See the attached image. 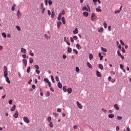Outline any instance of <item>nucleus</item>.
I'll list each match as a JSON object with an SVG mask.
<instances>
[{
    "label": "nucleus",
    "instance_id": "603ef678",
    "mask_svg": "<svg viewBox=\"0 0 131 131\" xmlns=\"http://www.w3.org/2000/svg\"><path fill=\"white\" fill-rule=\"evenodd\" d=\"M44 81H46V82H47V83L50 82V81H49V79L46 78H44Z\"/></svg>",
    "mask_w": 131,
    "mask_h": 131
},
{
    "label": "nucleus",
    "instance_id": "4be33fe9",
    "mask_svg": "<svg viewBox=\"0 0 131 131\" xmlns=\"http://www.w3.org/2000/svg\"><path fill=\"white\" fill-rule=\"evenodd\" d=\"M114 108L116 110H119V106H118V104H117L114 105Z\"/></svg>",
    "mask_w": 131,
    "mask_h": 131
},
{
    "label": "nucleus",
    "instance_id": "412c9836",
    "mask_svg": "<svg viewBox=\"0 0 131 131\" xmlns=\"http://www.w3.org/2000/svg\"><path fill=\"white\" fill-rule=\"evenodd\" d=\"M73 33H74V34H77V33H78V29H77V28H76L75 30L73 31Z\"/></svg>",
    "mask_w": 131,
    "mask_h": 131
},
{
    "label": "nucleus",
    "instance_id": "de8ad7c7",
    "mask_svg": "<svg viewBox=\"0 0 131 131\" xmlns=\"http://www.w3.org/2000/svg\"><path fill=\"white\" fill-rule=\"evenodd\" d=\"M51 80L52 82L55 83V79H54V76H53V75H51Z\"/></svg>",
    "mask_w": 131,
    "mask_h": 131
},
{
    "label": "nucleus",
    "instance_id": "a211bd4d",
    "mask_svg": "<svg viewBox=\"0 0 131 131\" xmlns=\"http://www.w3.org/2000/svg\"><path fill=\"white\" fill-rule=\"evenodd\" d=\"M57 28H60V27L61 26V25H62V22L61 21H58L57 24Z\"/></svg>",
    "mask_w": 131,
    "mask_h": 131
},
{
    "label": "nucleus",
    "instance_id": "2eb2a0df",
    "mask_svg": "<svg viewBox=\"0 0 131 131\" xmlns=\"http://www.w3.org/2000/svg\"><path fill=\"white\" fill-rule=\"evenodd\" d=\"M98 32L102 33L104 31V29L103 28H99L98 29Z\"/></svg>",
    "mask_w": 131,
    "mask_h": 131
},
{
    "label": "nucleus",
    "instance_id": "bf43d9fd",
    "mask_svg": "<svg viewBox=\"0 0 131 131\" xmlns=\"http://www.w3.org/2000/svg\"><path fill=\"white\" fill-rule=\"evenodd\" d=\"M76 71L77 72H79V68L78 67H77L76 68Z\"/></svg>",
    "mask_w": 131,
    "mask_h": 131
},
{
    "label": "nucleus",
    "instance_id": "49530a36",
    "mask_svg": "<svg viewBox=\"0 0 131 131\" xmlns=\"http://www.w3.org/2000/svg\"><path fill=\"white\" fill-rule=\"evenodd\" d=\"M124 65H123V64H120V68L121 69H123V68H124Z\"/></svg>",
    "mask_w": 131,
    "mask_h": 131
},
{
    "label": "nucleus",
    "instance_id": "338daca9",
    "mask_svg": "<svg viewBox=\"0 0 131 131\" xmlns=\"http://www.w3.org/2000/svg\"><path fill=\"white\" fill-rule=\"evenodd\" d=\"M117 54H118V56H121V53H120V51H117Z\"/></svg>",
    "mask_w": 131,
    "mask_h": 131
},
{
    "label": "nucleus",
    "instance_id": "a878e982",
    "mask_svg": "<svg viewBox=\"0 0 131 131\" xmlns=\"http://www.w3.org/2000/svg\"><path fill=\"white\" fill-rule=\"evenodd\" d=\"M99 68H100V69H101V70H103L104 69V67L103 66V64H99Z\"/></svg>",
    "mask_w": 131,
    "mask_h": 131
},
{
    "label": "nucleus",
    "instance_id": "69168bd1",
    "mask_svg": "<svg viewBox=\"0 0 131 131\" xmlns=\"http://www.w3.org/2000/svg\"><path fill=\"white\" fill-rule=\"evenodd\" d=\"M48 2L49 0H45V5L48 6Z\"/></svg>",
    "mask_w": 131,
    "mask_h": 131
},
{
    "label": "nucleus",
    "instance_id": "13d9d810",
    "mask_svg": "<svg viewBox=\"0 0 131 131\" xmlns=\"http://www.w3.org/2000/svg\"><path fill=\"white\" fill-rule=\"evenodd\" d=\"M103 26L104 28H107V23H104L103 24Z\"/></svg>",
    "mask_w": 131,
    "mask_h": 131
},
{
    "label": "nucleus",
    "instance_id": "a19ab883",
    "mask_svg": "<svg viewBox=\"0 0 131 131\" xmlns=\"http://www.w3.org/2000/svg\"><path fill=\"white\" fill-rule=\"evenodd\" d=\"M63 92H67V89L66 88V86H63Z\"/></svg>",
    "mask_w": 131,
    "mask_h": 131
},
{
    "label": "nucleus",
    "instance_id": "1a4fd4ad",
    "mask_svg": "<svg viewBox=\"0 0 131 131\" xmlns=\"http://www.w3.org/2000/svg\"><path fill=\"white\" fill-rule=\"evenodd\" d=\"M77 105L79 108V109H82V105L81 104L79 103V102L77 101L76 102Z\"/></svg>",
    "mask_w": 131,
    "mask_h": 131
},
{
    "label": "nucleus",
    "instance_id": "20e7f679",
    "mask_svg": "<svg viewBox=\"0 0 131 131\" xmlns=\"http://www.w3.org/2000/svg\"><path fill=\"white\" fill-rule=\"evenodd\" d=\"M23 120L26 123H29L30 122V120L29 119V118L27 117H24L23 118Z\"/></svg>",
    "mask_w": 131,
    "mask_h": 131
},
{
    "label": "nucleus",
    "instance_id": "c756f323",
    "mask_svg": "<svg viewBox=\"0 0 131 131\" xmlns=\"http://www.w3.org/2000/svg\"><path fill=\"white\" fill-rule=\"evenodd\" d=\"M94 58V56H93L92 54H89V59L90 60H92Z\"/></svg>",
    "mask_w": 131,
    "mask_h": 131
},
{
    "label": "nucleus",
    "instance_id": "cd10ccee",
    "mask_svg": "<svg viewBox=\"0 0 131 131\" xmlns=\"http://www.w3.org/2000/svg\"><path fill=\"white\" fill-rule=\"evenodd\" d=\"M29 55L30 56H31L32 57H33L34 56V53H33V52H32V50H30L29 52Z\"/></svg>",
    "mask_w": 131,
    "mask_h": 131
},
{
    "label": "nucleus",
    "instance_id": "774afa93",
    "mask_svg": "<svg viewBox=\"0 0 131 131\" xmlns=\"http://www.w3.org/2000/svg\"><path fill=\"white\" fill-rule=\"evenodd\" d=\"M55 80H56V81H59V77L58 76H56L55 77Z\"/></svg>",
    "mask_w": 131,
    "mask_h": 131
},
{
    "label": "nucleus",
    "instance_id": "7c9ffc66",
    "mask_svg": "<svg viewBox=\"0 0 131 131\" xmlns=\"http://www.w3.org/2000/svg\"><path fill=\"white\" fill-rule=\"evenodd\" d=\"M57 19H58V21H61V19H62V15H61V14H59Z\"/></svg>",
    "mask_w": 131,
    "mask_h": 131
},
{
    "label": "nucleus",
    "instance_id": "aec40b11",
    "mask_svg": "<svg viewBox=\"0 0 131 131\" xmlns=\"http://www.w3.org/2000/svg\"><path fill=\"white\" fill-rule=\"evenodd\" d=\"M114 116H115V115L113 114H110L108 115V117L109 118H111V119L114 118Z\"/></svg>",
    "mask_w": 131,
    "mask_h": 131
},
{
    "label": "nucleus",
    "instance_id": "052dcab7",
    "mask_svg": "<svg viewBox=\"0 0 131 131\" xmlns=\"http://www.w3.org/2000/svg\"><path fill=\"white\" fill-rule=\"evenodd\" d=\"M120 42L122 46H124V43L122 41V40H120Z\"/></svg>",
    "mask_w": 131,
    "mask_h": 131
},
{
    "label": "nucleus",
    "instance_id": "e433bc0d",
    "mask_svg": "<svg viewBox=\"0 0 131 131\" xmlns=\"http://www.w3.org/2000/svg\"><path fill=\"white\" fill-rule=\"evenodd\" d=\"M73 128H74V129H78V125H74Z\"/></svg>",
    "mask_w": 131,
    "mask_h": 131
},
{
    "label": "nucleus",
    "instance_id": "864d4df0",
    "mask_svg": "<svg viewBox=\"0 0 131 131\" xmlns=\"http://www.w3.org/2000/svg\"><path fill=\"white\" fill-rule=\"evenodd\" d=\"M34 67L35 68H36V70H37L38 69H39V67L38 66V65H35Z\"/></svg>",
    "mask_w": 131,
    "mask_h": 131
},
{
    "label": "nucleus",
    "instance_id": "f257e3e1",
    "mask_svg": "<svg viewBox=\"0 0 131 131\" xmlns=\"http://www.w3.org/2000/svg\"><path fill=\"white\" fill-rule=\"evenodd\" d=\"M4 76L5 78H6V81L7 82V83H11V81H10V79L9 78V77H8V68H7V66H4Z\"/></svg>",
    "mask_w": 131,
    "mask_h": 131
},
{
    "label": "nucleus",
    "instance_id": "c9c22d12",
    "mask_svg": "<svg viewBox=\"0 0 131 131\" xmlns=\"http://www.w3.org/2000/svg\"><path fill=\"white\" fill-rule=\"evenodd\" d=\"M59 14L62 16V15H65V11L64 10H62L61 12Z\"/></svg>",
    "mask_w": 131,
    "mask_h": 131
},
{
    "label": "nucleus",
    "instance_id": "680f3d73",
    "mask_svg": "<svg viewBox=\"0 0 131 131\" xmlns=\"http://www.w3.org/2000/svg\"><path fill=\"white\" fill-rule=\"evenodd\" d=\"M121 51L123 53H125V49H124V48L122 47Z\"/></svg>",
    "mask_w": 131,
    "mask_h": 131
},
{
    "label": "nucleus",
    "instance_id": "f3484780",
    "mask_svg": "<svg viewBox=\"0 0 131 131\" xmlns=\"http://www.w3.org/2000/svg\"><path fill=\"white\" fill-rule=\"evenodd\" d=\"M76 47L78 50H81L82 48L79 44L76 45Z\"/></svg>",
    "mask_w": 131,
    "mask_h": 131
},
{
    "label": "nucleus",
    "instance_id": "a18cd8bd",
    "mask_svg": "<svg viewBox=\"0 0 131 131\" xmlns=\"http://www.w3.org/2000/svg\"><path fill=\"white\" fill-rule=\"evenodd\" d=\"M27 72L29 73L30 72V66L28 67V69H27Z\"/></svg>",
    "mask_w": 131,
    "mask_h": 131
},
{
    "label": "nucleus",
    "instance_id": "b1692460",
    "mask_svg": "<svg viewBox=\"0 0 131 131\" xmlns=\"http://www.w3.org/2000/svg\"><path fill=\"white\" fill-rule=\"evenodd\" d=\"M54 17H55V11H52L51 13V18H52V19H54Z\"/></svg>",
    "mask_w": 131,
    "mask_h": 131
},
{
    "label": "nucleus",
    "instance_id": "58836bf2",
    "mask_svg": "<svg viewBox=\"0 0 131 131\" xmlns=\"http://www.w3.org/2000/svg\"><path fill=\"white\" fill-rule=\"evenodd\" d=\"M96 12H102V9L97 8L96 9Z\"/></svg>",
    "mask_w": 131,
    "mask_h": 131
},
{
    "label": "nucleus",
    "instance_id": "4c0bfd02",
    "mask_svg": "<svg viewBox=\"0 0 131 131\" xmlns=\"http://www.w3.org/2000/svg\"><path fill=\"white\" fill-rule=\"evenodd\" d=\"M73 38L74 40H77V39H78V37H77V36H74Z\"/></svg>",
    "mask_w": 131,
    "mask_h": 131
},
{
    "label": "nucleus",
    "instance_id": "ea45409f",
    "mask_svg": "<svg viewBox=\"0 0 131 131\" xmlns=\"http://www.w3.org/2000/svg\"><path fill=\"white\" fill-rule=\"evenodd\" d=\"M23 62L24 63V64H27V60L25 59V58H24L23 60Z\"/></svg>",
    "mask_w": 131,
    "mask_h": 131
},
{
    "label": "nucleus",
    "instance_id": "8fccbe9b",
    "mask_svg": "<svg viewBox=\"0 0 131 131\" xmlns=\"http://www.w3.org/2000/svg\"><path fill=\"white\" fill-rule=\"evenodd\" d=\"M9 105H12V104H13V100H10L9 101Z\"/></svg>",
    "mask_w": 131,
    "mask_h": 131
},
{
    "label": "nucleus",
    "instance_id": "f8f14e48",
    "mask_svg": "<svg viewBox=\"0 0 131 131\" xmlns=\"http://www.w3.org/2000/svg\"><path fill=\"white\" fill-rule=\"evenodd\" d=\"M44 37L45 38H46V39H50V38H51V36L48 35L47 34H45L44 35Z\"/></svg>",
    "mask_w": 131,
    "mask_h": 131
},
{
    "label": "nucleus",
    "instance_id": "0e129e2a",
    "mask_svg": "<svg viewBox=\"0 0 131 131\" xmlns=\"http://www.w3.org/2000/svg\"><path fill=\"white\" fill-rule=\"evenodd\" d=\"M70 39H71V42H74V39H73V38H72V37H70Z\"/></svg>",
    "mask_w": 131,
    "mask_h": 131
},
{
    "label": "nucleus",
    "instance_id": "9d476101",
    "mask_svg": "<svg viewBox=\"0 0 131 131\" xmlns=\"http://www.w3.org/2000/svg\"><path fill=\"white\" fill-rule=\"evenodd\" d=\"M96 75L97 77H102V75L101 74V73L99 72V71H96Z\"/></svg>",
    "mask_w": 131,
    "mask_h": 131
},
{
    "label": "nucleus",
    "instance_id": "423d86ee",
    "mask_svg": "<svg viewBox=\"0 0 131 131\" xmlns=\"http://www.w3.org/2000/svg\"><path fill=\"white\" fill-rule=\"evenodd\" d=\"M64 41L68 45V46H70V42H69V40H68V38H66V37H64Z\"/></svg>",
    "mask_w": 131,
    "mask_h": 131
},
{
    "label": "nucleus",
    "instance_id": "473e14b6",
    "mask_svg": "<svg viewBox=\"0 0 131 131\" xmlns=\"http://www.w3.org/2000/svg\"><path fill=\"white\" fill-rule=\"evenodd\" d=\"M49 126L50 127H53V126H54V125L53 124V122L52 121L50 122Z\"/></svg>",
    "mask_w": 131,
    "mask_h": 131
},
{
    "label": "nucleus",
    "instance_id": "4468645a",
    "mask_svg": "<svg viewBox=\"0 0 131 131\" xmlns=\"http://www.w3.org/2000/svg\"><path fill=\"white\" fill-rule=\"evenodd\" d=\"M15 110H16V105H14L12 108H10V111L13 112V111H15Z\"/></svg>",
    "mask_w": 131,
    "mask_h": 131
},
{
    "label": "nucleus",
    "instance_id": "6e6d98bb",
    "mask_svg": "<svg viewBox=\"0 0 131 131\" xmlns=\"http://www.w3.org/2000/svg\"><path fill=\"white\" fill-rule=\"evenodd\" d=\"M50 92L47 91V93H46V96H47V97H50Z\"/></svg>",
    "mask_w": 131,
    "mask_h": 131
},
{
    "label": "nucleus",
    "instance_id": "ddd939ff",
    "mask_svg": "<svg viewBox=\"0 0 131 131\" xmlns=\"http://www.w3.org/2000/svg\"><path fill=\"white\" fill-rule=\"evenodd\" d=\"M61 21H62V24H63V25H65V24H66V21H65V17H62L61 18Z\"/></svg>",
    "mask_w": 131,
    "mask_h": 131
},
{
    "label": "nucleus",
    "instance_id": "9b49d317",
    "mask_svg": "<svg viewBox=\"0 0 131 131\" xmlns=\"http://www.w3.org/2000/svg\"><path fill=\"white\" fill-rule=\"evenodd\" d=\"M86 65H87L88 67H89V68L93 69V66H92L91 63H90L89 62H86Z\"/></svg>",
    "mask_w": 131,
    "mask_h": 131
},
{
    "label": "nucleus",
    "instance_id": "6ab92c4d",
    "mask_svg": "<svg viewBox=\"0 0 131 131\" xmlns=\"http://www.w3.org/2000/svg\"><path fill=\"white\" fill-rule=\"evenodd\" d=\"M20 52L21 53H24V54H25V53H26V49L22 48L20 49Z\"/></svg>",
    "mask_w": 131,
    "mask_h": 131
},
{
    "label": "nucleus",
    "instance_id": "2f4dec72",
    "mask_svg": "<svg viewBox=\"0 0 131 131\" xmlns=\"http://www.w3.org/2000/svg\"><path fill=\"white\" fill-rule=\"evenodd\" d=\"M29 62L30 64H32V63H33V59H32V58H30Z\"/></svg>",
    "mask_w": 131,
    "mask_h": 131
},
{
    "label": "nucleus",
    "instance_id": "c03bdc74",
    "mask_svg": "<svg viewBox=\"0 0 131 131\" xmlns=\"http://www.w3.org/2000/svg\"><path fill=\"white\" fill-rule=\"evenodd\" d=\"M2 36L6 38L7 37V35L5 33H2Z\"/></svg>",
    "mask_w": 131,
    "mask_h": 131
},
{
    "label": "nucleus",
    "instance_id": "72a5a7b5",
    "mask_svg": "<svg viewBox=\"0 0 131 131\" xmlns=\"http://www.w3.org/2000/svg\"><path fill=\"white\" fill-rule=\"evenodd\" d=\"M71 52H72V49H71V48H68V52L71 53Z\"/></svg>",
    "mask_w": 131,
    "mask_h": 131
},
{
    "label": "nucleus",
    "instance_id": "4d7b16f0",
    "mask_svg": "<svg viewBox=\"0 0 131 131\" xmlns=\"http://www.w3.org/2000/svg\"><path fill=\"white\" fill-rule=\"evenodd\" d=\"M101 110L104 112V113H106V112H107V110H105L104 108H102Z\"/></svg>",
    "mask_w": 131,
    "mask_h": 131
},
{
    "label": "nucleus",
    "instance_id": "7ed1b4c3",
    "mask_svg": "<svg viewBox=\"0 0 131 131\" xmlns=\"http://www.w3.org/2000/svg\"><path fill=\"white\" fill-rule=\"evenodd\" d=\"M82 11H88L89 12H91V7H90V5H87L86 6H84L82 8Z\"/></svg>",
    "mask_w": 131,
    "mask_h": 131
},
{
    "label": "nucleus",
    "instance_id": "09e8293b",
    "mask_svg": "<svg viewBox=\"0 0 131 131\" xmlns=\"http://www.w3.org/2000/svg\"><path fill=\"white\" fill-rule=\"evenodd\" d=\"M117 118L118 120H121V119H122V117L117 116Z\"/></svg>",
    "mask_w": 131,
    "mask_h": 131
},
{
    "label": "nucleus",
    "instance_id": "f03ea898",
    "mask_svg": "<svg viewBox=\"0 0 131 131\" xmlns=\"http://www.w3.org/2000/svg\"><path fill=\"white\" fill-rule=\"evenodd\" d=\"M40 9L41 10L42 14H45V11H46V7H45V5L43 3H41L40 5Z\"/></svg>",
    "mask_w": 131,
    "mask_h": 131
},
{
    "label": "nucleus",
    "instance_id": "c85d7f7f",
    "mask_svg": "<svg viewBox=\"0 0 131 131\" xmlns=\"http://www.w3.org/2000/svg\"><path fill=\"white\" fill-rule=\"evenodd\" d=\"M101 50L102 52H107V49L106 48H104L103 47H101Z\"/></svg>",
    "mask_w": 131,
    "mask_h": 131
},
{
    "label": "nucleus",
    "instance_id": "37998d69",
    "mask_svg": "<svg viewBox=\"0 0 131 131\" xmlns=\"http://www.w3.org/2000/svg\"><path fill=\"white\" fill-rule=\"evenodd\" d=\"M16 29L18 31H21V28L19 26H16Z\"/></svg>",
    "mask_w": 131,
    "mask_h": 131
},
{
    "label": "nucleus",
    "instance_id": "3c124183",
    "mask_svg": "<svg viewBox=\"0 0 131 131\" xmlns=\"http://www.w3.org/2000/svg\"><path fill=\"white\" fill-rule=\"evenodd\" d=\"M15 7H16V5L13 4V6L12 7V11H14L15 10Z\"/></svg>",
    "mask_w": 131,
    "mask_h": 131
},
{
    "label": "nucleus",
    "instance_id": "dca6fc26",
    "mask_svg": "<svg viewBox=\"0 0 131 131\" xmlns=\"http://www.w3.org/2000/svg\"><path fill=\"white\" fill-rule=\"evenodd\" d=\"M83 15L85 17H88L89 16V12H83Z\"/></svg>",
    "mask_w": 131,
    "mask_h": 131
},
{
    "label": "nucleus",
    "instance_id": "79ce46f5",
    "mask_svg": "<svg viewBox=\"0 0 131 131\" xmlns=\"http://www.w3.org/2000/svg\"><path fill=\"white\" fill-rule=\"evenodd\" d=\"M48 4L49 6H51V5H53V2H52V0H49Z\"/></svg>",
    "mask_w": 131,
    "mask_h": 131
},
{
    "label": "nucleus",
    "instance_id": "5fc2aeb1",
    "mask_svg": "<svg viewBox=\"0 0 131 131\" xmlns=\"http://www.w3.org/2000/svg\"><path fill=\"white\" fill-rule=\"evenodd\" d=\"M119 13H120V10H119L115 11V14H119Z\"/></svg>",
    "mask_w": 131,
    "mask_h": 131
},
{
    "label": "nucleus",
    "instance_id": "6e6552de",
    "mask_svg": "<svg viewBox=\"0 0 131 131\" xmlns=\"http://www.w3.org/2000/svg\"><path fill=\"white\" fill-rule=\"evenodd\" d=\"M18 116H19V113L16 111L13 115V117H14V118H18Z\"/></svg>",
    "mask_w": 131,
    "mask_h": 131
},
{
    "label": "nucleus",
    "instance_id": "f704fd0d",
    "mask_svg": "<svg viewBox=\"0 0 131 131\" xmlns=\"http://www.w3.org/2000/svg\"><path fill=\"white\" fill-rule=\"evenodd\" d=\"M73 52H74L76 55L78 54V51H77V50H76L75 49H73Z\"/></svg>",
    "mask_w": 131,
    "mask_h": 131
},
{
    "label": "nucleus",
    "instance_id": "bb28decb",
    "mask_svg": "<svg viewBox=\"0 0 131 131\" xmlns=\"http://www.w3.org/2000/svg\"><path fill=\"white\" fill-rule=\"evenodd\" d=\"M67 91H68V94H71V93H72V89L71 88L68 89Z\"/></svg>",
    "mask_w": 131,
    "mask_h": 131
},
{
    "label": "nucleus",
    "instance_id": "5701e85b",
    "mask_svg": "<svg viewBox=\"0 0 131 131\" xmlns=\"http://www.w3.org/2000/svg\"><path fill=\"white\" fill-rule=\"evenodd\" d=\"M98 56H99V57L100 58V60H103V58L104 57V56H102V55L101 54V53H99Z\"/></svg>",
    "mask_w": 131,
    "mask_h": 131
},
{
    "label": "nucleus",
    "instance_id": "393cba45",
    "mask_svg": "<svg viewBox=\"0 0 131 131\" xmlns=\"http://www.w3.org/2000/svg\"><path fill=\"white\" fill-rule=\"evenodd\" d=\"M57 85H58V88H59V89L62 88V83H61V82H59L57 84Z\"/></svg>",
    "mask_w": 131,
    "mask_h": 131
},
{
    "label": "nucleus",
    "instance_id": "39448f33",
    "mask_svg": "<svg viewBox=\"0 0 131 131\" xmlns=\"http://www.w3.org/2000/svg\"><path fill=\"white\" fill-rule=\"evenodd\" d=\"M96 14L94 13H93L91 15V20L92 21H94L95 20H96Z\"/></svg>",
    "mask_w": 131,
    "mask_h": 131
},
{
    "label": "nucleus",
    "instance_id": "0eeeda50",
    "mask_svg": "<svg viewBox=\"0 0 131 131\" xmlns=\"http://www.w3.org/2000/svg\"><path fill=\"white\" fill-rule=\"evenodd\" d=\"M17 19H20V18H21V16H22V13H21L19 10L17 11Z\"/></svg>",
    "mask_w": 131,
    "mask_h": 131
},
{
    "label": "nucleus",
    "instance_id": "e2e57ef3",
    "mask_svg": "<svg viewBox=\"0 0 131 131\" xmlns=\"http://www.w3.org/2000/svg\"><path fill=\"white\" fill-rule=\"evenodd\" d=\"M62 58L63 59H66V58H67V56H66V54H63Z\"/></svg>",
    "mask_w": 131,
    "mask_h": 131
}]
</instances>
